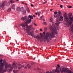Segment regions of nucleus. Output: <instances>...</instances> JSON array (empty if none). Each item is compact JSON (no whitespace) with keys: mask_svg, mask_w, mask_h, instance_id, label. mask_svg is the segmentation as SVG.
I'll return each instance as SVG.
<instances>
[{"mask_svg":"<svg viewBox=\"0 0 73 73\" xmlns=\"http://www.w3.org/2000/svg\"><path fill=\"white\" fill-rule=\"evenodd\" d=\"M63 17L61 16L60 17V19L58 18L56 19V23L55 25H54V23H52V26H50V31H52L51 33L49 32H47L46 33V35L44 36V38L45 40H48L49 39L50 40H52V38L54 37V33L57 35V31L56 29H57L56 27H56L58 26L59 24H60V22L58 21H63Z\"/></svg>","mask_w":73,"mask_h":73,"instance_id":"obj_1","label":"nucleus"},{"mask_svg":"<svg viewBox=\"0 0 73 73\" xmlns=\"http://www.w3.org/2000/svg\"><path fill=\"white\" fill-rule=\"evenodd\" d=\"M28 18H30V19L29 20H28L25 22V23L23 24L22 23L20 25V26H21L23 27H25V26L27 27L26 32L28 33L30 32V31H31V30H33L34 29V28H33V27L32 25H30L28 26V25H25V24H30L31 22H32V19H33V16H31V15H29Z\"/></svg>","mask_w":73,"mask_h":73,"instance_id":"obj_2","label":"nucleus"},{"mask_svg":"<svg viewBox=\"0 0 73 73\" xmlns=\"http://www.w3.org/2000/svg\"><path fill=\"white\" fill-rule=\"evenodd\" d=\"M68 18L70 20V21H68V19L67 21H66V24L67 27H69L70 25H71L72 24V22H73V17H69Z\"/></svg>","mask_w":73,"mask_h":73,"instance_id":"obj_3","label":"nucleus"},{"mask_svg":"<svg viewBox=\"0 0 73 73\" xmlns=\"http://www.w3.org/2000/svg\"><path fill=\"white\" fill-rule=\"evenodd\" d=\"M61 72V73H63V72H67L68 73H73V72H71L70 70H68L66 68L65 69V68H62Z\"/></svg>","mask_w":73,"mask_h":73,"instance_id":"obj_4","label":"nucleus"},{"mask_svg":"<svg viewBox=\"0 0 73 73\" xmlns=\"http://www.w3.org/2000/svg\"><path fill=\"white\" fill-rule=\"evenodd\" d=\"M57 67H57L56 69V72H57V73H60V70L61 71L62 68H60V65L59 64H58Z\"/></svg>","mask_w":73,"mask_h":73,"instance_id":"obj_5","label":"nucleus"},{"mask_svg":"<svg viewBox=\"0 0 73 73\" xmlns=\"http://www.w3.org/2000/svg\"><path fill=\"white\" fill-rule=\"evenodd\" d=\"M6 4H7V1L4 2L1 4L0 3V7H1L2 8H4Z\"/></svg>","mask_w":73,"mask_h":73,"instance_id":"obj_6","label":"nucleus"},{"mask_svg":"<svg viewBox=\"0 0 73 73\" xmlns=\"http://www.w3.org/2000/svg\"><path fill=\"white\" fill-rule=\"evenodd\" d=\"M64 20L65 21H68V17H67V15H66V14L65 13L64 14Z\"/></svg>","mask_w":73,"mask_h":73,"instance_id":"obj_7","label":"nucleus"},{"mask_svg":"<svg viewBox=\"0 0 73 73\" xmlns=\"http://www.w3.org/2000/svg\"><path fill=\"white\" fill-rule=\"evenodd\" d=\"M4 68V64L3 63L1 62V65L0 66V72H1L3 70V69Z\"/></svg>","mask_w":73,"mask_h":73,"instance_id":"obj_8","label":"nucleus"},{"mask_svg":"<svg viewBox=\"0 0 73 73\" xmlns=\"http://www.w3.org/2000/svg\"><path fill=\"white\" fill-rule=\"evenodd\" d=\"M21 20H23V21H27L28 20V17L27 16H25V17H23L21 18Z\"/></svg>","mask_w":73,"mask_h":73,"instance_id":"obj_9","label":"nucleus"},{"mask_svg":"<svg viewBox=\"0 0 73 73\" xmlns=\"http://www.w3.org/2000/svg\"><path fill=\"white\" fill-rule=\"evenodd\" d=\"M10 66H11V65L10 64L8 65V64L7 63H5V69H8V68H9V67Z\"/></svg>","mask_w":73,"mask_h":73,"instance_id":"obj_10","label":"nucleus"},{"mask_svg":"<svg viewBox=\"0 0 73 73\" xmlns=\"http://www.w3.org/2000/svg\"><path fill=\"white\" fill-rule=\"evenodd\" d=\"M73 33V24L71 28V35H72Z\"/></svg>","mask_w":73,"mask_h":73,"instance_id":"obj_11","label":"nucleus"},{"mask_svg":"<svg viewBox=\"0 0 73 73\" xmlns=\"http://www.w3.org/2000/svg\"><path fill=\"white\" fill-rule=\"evenodd\" d=\"M29 35L31 36H33V35H34V33H33V31H32L29 34Z\"/></svg>","mask_w":73,"mask_h":73,"instance_id":"obj_12","label":"nucleus"},{"mask_svg":"<svg viewBox=\"0 0 73 73\" xmlns=\"http://www.w3.org/2000/svg\"><path fill=\"white\" fill-rule=\"evenodd\" d=\"M12 8L13 9H14V10L16 9V7H15V5H12Z\"/></svg>","mask_w":73,"mask_h":73,"instance_id":"obj_13","label":"nucleus"},{"mask_svg":"<svg viewBox=\"0 0 73 73\" xmlns=\"http://www.w3.org/2000/svg\"><path fill=\"white\" fill-rule=\"evenodd\" d=\"M54 17L55 18L56 17H60V15H57L56 14H55L54 15Z\"/></svg>","mask_w":73,"mask_h":73,"instance_id":"obj_14","label":"nucleus"},{"mask_svg":"<svg viewBox=\"0 0 73 73\" xmlns=\"http://www.w3.org/2000/svg\"><path fill=\"white\" fill-rule=\"evenodd\" d=\"M24 7H22L21 8H20V11L21 12H23V11H24Z\"/></svg>","mask_w":73,"mask_h":73,"instance_id":"obj_15","label":"nucleus"},{"mask_svg":"<svg viewBox=\"0 0 73 73\" xmlns=\"http://www.w3.org/2000/svg\"><path fill=\"white\" fill-rule=\"evenodd\" d=\"M36 38H37V39H40V38H41V37L38 35L37 36H36Z\"/></svg>","mask_w":73,"mask_h":73,"instance_id":"obj_16","label":"nucleus"},{"mask_svg":"<svg viewBox=\"0 0 73 73\" xmlns=\"http://www.w3.org/2000/svg\"><path fill=\"white\" fill-rule=\"evenodd\" d=\"M17 11H20V8L19 7H18L17 8Z\"/></svg>","mask_w":73,"mask_h":73,"instance_id":"obj_17","label":"nucleus"},{"mask_svg":"<svg viewBox=\"0 0 73 73\" xmlns=\"http://www.w3.org/2000/svg\"><path fill=\"white\" fill-rule=\"evenodd\" d=\"M26 8L27 11L28 12H30V10H29V8L27 7Z\"/></svg>","mask_w":73,"mask_h":73,"instance_id":"obj_18","label":"nucleus"},{"mask_svg":"<svg viewBox=\"0 0 73 73\" xmlns=\"http://www.w3.org/2000/svg\"><path fill=\"white\" fill-rule=\"evenodd\" d=\"M56 70H56H56H53L52 73H56V72H57V71Z\"/></svg>","mask_w":73,"mask_h":73,"instance_id":"obj_19","label":"nucleus"},{"mask_svg":"<svg viewBox=\"0 0 73 73\" xmlns=\"http://www.w3.org/2000/svg\"><path fill=\"white\" fill-rule=\"evenodd\" d=\"M11 11V8H9L7 11L8 12H9Z\"/></svg>","mask_w":73,"mask_h":73,"instance_id":"obj_20","label":"nucleus"},{"mask_svg":"<svg viewBox=\"0 0 73 73\" xmlns=\"http://www.w3.org/2000/svg\"><path fill=\"white\" fill-rule=\"evenodd\" d=\"M72 16V14L70 13L68 15L69 17H71Z\"/></svg>","mask_w":73,"mask_h":73,"instance_id":"obj_21","label":"nucleus"},{"mask_svg":"<svg viewBox=\"0 0 73 73\" xmlns=\"http://www.w3.org/2000/svg\"><path fill=\"white\" fill-rule=\"evenodd\" d=\"M27 66L29 69H30V68H31V66H30L29 64H28L27 65Z\"/></svg>","mask_w":73,"mask_h":73,"instance_id":"obj_22","label":"nucleus"},{"mask_svg":"<svg viewBox=\"0 0 73 73\" xmlns=\"http://www.w3.org/2000/svg\"><path fill=\"white\" fill-rule=\"evenodd\" d=\"M10 2L11 4H13V3H15V1L13 0L10 1Z\"/></svg>","mask_w":73,"mask_h":73,"instance_id":"obj_23","label":"nucleus"},{"mask_svg":"<svg viewBox=\"0 0 73 73\" xmlns=\"http://www.w3.org/2000/svg\"><path fill=\"white\" fill-rule=\"evenodd\" d=\"M13 66H10V70H12V69H13Z\"/></svg>","mask_w":73,"mask_h":73,"instance_id":"obj_24","label":"nucleus"},{"mask_svg":"<svg viewBox=\"0 0 73 73\" xmlns=\"http://www.w3.org/2000/svg\"><path fill=\"white\" fill-rule=\"evenodd\" d=\"M50 22H52L53 21V19L52 18H51L50 20Z\"/></svg>","mask_w":73,"mask_h":73,"instance_id":"obj_25","label":"nucleus"},{"mask_svg":"<svg viewBox=\"0 0 73 73\" xmlns=\"http://www.w3.org/2000/svg\"><path fill=\"white\" fill-rule=\"evenodd\" d=\"M43 23L44 24V25H47V23H46L45 22H43Z\"/></svg>","mask_w":73,"mask_h":73,"instance_id":"obj_26","label":"nucleus"},{"mask_svg":"<svg viewBox=\"0 0 73 73\" xmlns=\"http://www.w3.org/2000/svg\"><path fill=\"white\" fill-rule=\"evenodd\" d=\"M24 15H26V11L25 10L23 12Z\"/></svg>","mask_w":73,"mask_h":73,"instance_id":"obj_27","label":"nucleus"},{"mask_svg":"<svg viewBox=\"0 0 73 73\" xmlns=\"http://www.w3.org/2000/svg\"><path fill=\"white\" fill-rule=\"evenodd\" d=\"M54 13L55 14V15H56L58 13V12H57V11H55L54 12Z\"/></svg>","mask_w":73,"mask_h":73,"instance_id":"obj_28","label":"nucleus"},{"mask_svg":"<svg viewBox=\"0 0 73 73\" xmlns=\"http://www.w3.org/2000/svg\"><path fill=\"white\" fill-rule=\"evenodd\" d=\"M46 73H52V71H50V72L49 71H47L46 72Z\"/></svg>","mask_w":73,"mask_h":73,"instance_id":"obj_29","label":"nucleus"},{"mask_svg":"<svg viewBox=\"0 0 73 73\" xmlns=\"http://www.w3.org/2000/svg\"><path fill=\"white\" fill-rule=\"evenodd\" d=\"M58 13L59 15H59V16H60V14H61V11H58Z\"/></svg>","mask_w":73,"mask_h":73,"instance_id":"obj_30","label":"nucleus"},{"mask_svg":"<svg viewBox=\"0 0 73 73\" xmlns=\"http://www.w3.org/2000/svg\"><path fill=\"white\" fill-rule=\"evenodd\" d=\"M40 35L41 37H42V36H43V35L41 33H40Z\"/></svg>","mask_w":73,"mask_h":73,"instance_id":"obj_31","label":"nucleus"},{"mask_svg":"<svg viewBox=\"0 0 73 73\" xmlns=\"http://www.w3.org/2000/svg\"><path fill=\"white\" fill-rule=\"evenodd\" d=\"M41 13L40 12L38 13V16H40V13Z\"/></svg>","mask_w":73,"mask_h":73,"instance_id":"obj_32","label":"nucleus"},{"mask_svg":"<svg viewBox=\"0 0 73 73\" xmlns=\"http://www.w3.org/2000/svg\"><path fill=\"white\" fill-rule=\"evenodd\" d=\"M42 17H43V16H42L40 17V20H41L42 19Z\"/></svg>","mask_w":73,"mask_h":73,"instance_id":"obj_33","label":"nucleus"},{"mask_svg":"<svg viewBox=\"0 0 73 73\" xmlns=\"http://www.w3.org/2000/svg\"><path fill=\"white\" fill-rule=\"evenodd\" d=\"M60 8H62L63 7V6L62 5H60Z\"/></svg>","mask_w":73,"mask_h":73,"instance_id":"obj_34","label":"nucleus"},{"mask_svg":"<svg viewBox=\"0 0 73 73\" xmlns=\"http://www.w3.org/2000/svg\"><path fill=\"white\" fill-rule=\"evenodd\" d=\"M44 31H47V28H45V29H44Z\"/></svg>","mask_w":73,"mask_h":73,"instance_id":"obj_35","label":"nucleus"},{"mask_svg":"<svg viewBox=\"0 0 73 73\" xmlns=\"http://www.w3.org/2000/svg\"><path fill=\"white\" fill-rule=\"evenodd\" d=\"M21 68V67H18V69H20Z\"/></svg>","mask_w":73,"mask_h":73,"instance_id":"obj_36","label":"nucleus"},{"mask_svg":"<svg viewBox=\"0 0 73 73\" xmlns=\"http://www.w3.org/2000/svg\"><path fill=\"white\" fill-rule=\"evenodd\" d=\"M13 72L14 73H16V70H14L13 71Z\"/></svg>","mask_w":73,"mask_h":73,"instance_id":"obj_37","label":"nucleus"},{"mask_svg":"<svg viewBox=\"0 0 73 73\" xmlns=\"http://www.w3.org/2000/svg\"><path fill=\"white\" fill-rule=\"evenodd\" d=\"M14 68H17V66H15Z\"/></svg>","mask_w":73,"mask_h":73,"instance_id":"obj_38","label":"nucleus"},{"mask_svg":"<svg viewBox=\"0 0 73 73\" xmlns=\"http://www.w3.org/2000/svg\"><path fill=\"white\" fill-rule=\"evenodd\" d=\"M15 65H16V64L15 63H14L13 64V65L14 66H15Z\"/></svg>","mask_w":73,"mask_h":73,"instance_id":"obj_39","label":"nucleus"},{"mask_svg":"<svg viewBox=\"0 0 73 73\" xmlns=\"http://www.w3.org/2000/svg\"><path fill=\"white\" fill-rule=\"evenodd\" d=\"M31 7H33V4H31Z\"/></svg>","mask_w":73,"mask_h":73,"instance_id":"obj_40","label":"nucleus"},{"mask_svg":"<svg viewBox=\"0 0 73 73\" xmlns=\"http://www.w3.org/2000/svg\"><path fill=\"white\" fill-rule=\"evenodd\" d=\"M34 25H35V26H37V24H35V23H34Z\"/></svg>","mask_w":73,"mask_h":73,"instance_id":"obj_41","label":"nucleus"},{"mask_svg":"<svg viewBox=\"0 0 73 73\" xmlns=\"http://www.w3.org/2000/svg\"><path fill=\"white\" fill-rule=\"evenodd\" d=\"M43 35H45V32H44L43 33Z\"/></svg>","mask_w":73,"mask_h":73,"instance_id":"obj_42","label":"nucleus"},{"mask_svg":"<svg viewBox=\"0 0 73 73\" xmlns=\"http://www.w3.org/2000/svg\"><path fill=\"white\" fill-rule=\"evenodd\" d=\"M21 68H24V66H21Z\"/></svg>","mask_w":73,"mask_h":73,"instance_id":"obj_43","label":"nucleus"},{"mask_svg":"<svg viewBox=\"0 0 73 73\" xmlns=\"http://www.w3.org/2000/svg\"><path fill=\"white\" fill-rule=\"evenodd\" d=\"M0 61L1 62H3V60L2 59Z\"/></svg>","mask_w":73,"mask_h":73,"instance_id":"obj_44","label":"nucleus"},{"mask_svg":"<svg viewBox=\"0 0 73 73\" xmlns=\"http://www.w3.org/2000/svg\"><path fill=\"white\" fill-rule=\"evenodd\" d=\"M40 31H42V30L41 29H40Z\"/></svg>","mask_w":73,"mask_h":73,"instance_id":"obj_45","label":"nucleus"},{"mask_svg":"<svg viewBox=\"0 0 73 73\" xmlns=\"http://www.w3.org/2000/svg\"><path fill=\"white\" fill-rule=\"evenodd\" d=\"M69 8H71V6H70L68 7Z\"/></svg>","mask_w":73,"mask_h":73,"instance_id":"obj_46","label":"nucleus"},{"mask_svg":"<svg viewBox=\"0 0 73 73\" xmlns=\"http://www.w3.org/2000/svg\"><path fill=\"white\" fill-rule=\"evenodd\" d=\"M46 3V2H45L44 3H43V4H45Z\"/></svg>","mask_w":73,"mask_h":73,"instance_id":"obj_47","label":"nucleus"},{"mask_svg":"<svg viewBox=\"0 0 73 73\" xmlns=\"http://www.w3.org/2000/svg\"><path fill=\"white\" fill-rule=\"evenodd\" d=\"M25 69H27V66H26L25 67Z\"/></svg>","mask_w":73,"mask_h":73,"instance_id":"obj_48","label":"nucleus"},{"mask_svg":"<svg viewBox=\"0 0 73 73\" xmlns=\"http://www.w3.org/2000/svg\"><path fill=\"white\" fill-rule=\"evenodd\" d=\"M33 17H36V16H35V15H33Z\"/></svg>","mask_w":73,"mask_h":73,"instance_id":"obj_49","label":"nucleus"},{"mask_svg":"<svg viewBox=\"0 0 73 73\" xmlns=\"http://www.w3.org/2000/svg\"><path fill=\"white\" fill-rule=\"evenodd\" d=\"M35 15H37V13H35Z\"/></svg>","mask_w":73,"mask_h":73,"instance_id":"obj_50","label":"nucleus"},{"mask_svg":"<svg viewBox=\"0 0 73 73\" xmlns=\"http://www.w3.org/2000/svg\"><path fill=\"white\" fill-rule=\"evenodd\" d=\"M34 38H36V36H34Z\"/></svg>","mask_w":73,"mask_h":73,"instance_id":"obj_51","label":"nucleus"},{"mask_svg":"<svg viewBox=\"0 0 73 73\" xmlns=\"http://www.w3.org/2000/svg\"><path fill=\"white\" fill-rule=\"evenodd\" d=\"M50 11H53V9H51L50 10Z\"/></svg>","mask_w":73,"mask_h":73,"instance_id":"obj_52","label":"nucleus"},{"mask_svg":"<svg viewBox=\"0 0 73 73\" xmlns=\"http://www.w3.org/2000/svg\"><path fill=\"white\" fill-rule=\"evenodd\" d=\"M5 71H6V70H3V72H5Z\"/></svg>","mask_w":73,"mask_h":73,"instance_id":"obj_53","label":"nucleus"},{"mask_svg":"<svg viewBox=\"0 0 73 73\" xmlns=\"http://www.w3.org/2000/svg\"><path fill=\"white\" fill-rule=\"evenodd\" d=\"M26 5H27V4H26V3H24Z\"/></svg>","mask_w":73,"mask_h":73,"instance_id":"obj_54","label":"nucleus"},{"mask_svg":"<svg viewBox=\"0 0 73 73\" xmlns=\"http://www.w3.org/2000/svg\"><path fill=\"white\" fill-rule=\"evenodd\" d=\"M45 21V19H44L43 20V21Z\"/></svg>","mask_w":73,"mask_h":73,"instance_id":"obj_55","label":"nucleus"},{"mask_svg":"<svg viewBox=\"0 0 73 73\" xmlns=\"http://www.w3.org/2000/svg\"><path fill=\"white\" fill-rule=\"evenodd\" d=\"M17 1H19V0H15Z\"/></svg>","mask_w":73,"mask_h":73,"instance_id":"obj_56","label":"nucleus"},{"mask_svg":"<svg viewBox=\"0 0 73 73\" xmlns=\"http://www.w3.org/2000/svg\"><path fill=\"white\" fill-rule=\"evenodd\" d=\"M38 70H40V68H38Z\"/></svg>","mask_w":73,"mask_h":73,"instance_id":"obj_57","label":"nucleus"},{"mask_svg":"<svg viewBox=\"0 0 73 73\" xmlns=\"http://www.w3.org/2000/svg\"><path fill=\"white\" fill-rule=\"evenodd\" d=\"M18 65H19V66L21 65V64H19Z\"/></svg>","mask_w":73,"mask_h":73,"instance_id":"obj_58","label":"nucleus"},{"mask_svg":"<svg viewBox=\"0 0 73 73\" xmlns=\"http://www.w3.org/2000/svg\"><path fill=\"white\" fill-rule=\"evenodd\" d=\"M23 29L24 30H25V28H24Z\"/></svg>","mask_w":73,"mask_h":73,"instance_id":"obj_59","label":"nucleus"},{"mask_svg":"<svg viewBox=\"0 0 73 73\" xmlns=\"http://www.w3.org/2000/svg\"><path fill=\"white\" fill-rule=\"evenodd\" d=\"M22 4H24V2H22Z\"/></svg>","mask_w":73,"mask_h":73,"instance_id":"obj_60","label":"nucleus"},{"mask_svg":"<svg viewBox=\"0 0 73 73\" xmlns=\"http://www.w3.org/2000/svg\"><path fill=\"white\" fill-rule=\"evenodd\" d=\"M1 62L0 61V64H1Z\"/></svg>","mask_w":73,"mask_h":73,"instance_id":"obj_61","label":"nucleus"},{"mask_svg":"<svg viewBox=\"0 0 73 73\" xmlns=\"http://www.w3.org/2000/svg\"><path fill=\"white\" fill-rule=\"evenodd\" d=\"M19 70H17V72H18V71Z\"/></svg>","mask_w":73,"mask_h":73,"instance_id":"obj_62","label":"nucleus"},{"mask_svg":"<svg viewBox=\"0 0 73 73\" xmlns=\"http://www.w3.org/2000/svg\"><path fill=\"white\" fill-rule=\"evenodd\" d=\"M28 41V40H27L26 41Z\"/></svg>","mask_w":73,"mask_h":73,"instance_id":"obj_63","label":"nucleus"},{"mask_svg":"<svg viewBox=\"0 0 73 73\" xmlns=\"http://www.w3.org/2000/svg\"><path fill=\"white\" fill-rule=\"evenodd\" d=\"M28 35H29V34H28Z\"/></svg>","mask_w":73,"mask_h":73,"instance_id":"obj_64","label":"nucleus"}]
</instances>
